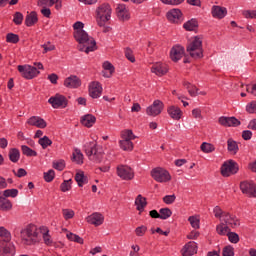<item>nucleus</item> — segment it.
<instances>
[{"mask_svg":"<svg viewBox=\"0 0 256 256\" xmlns=\"http://www.w3.org/2000/svg\"><path fill=\"white\" fill-rule=\"evenodd\" d=\"M74 39L78 43L77 49L81 53H93V51H97V42L95 38L89 36V34L85 30L74 31Z\"/></svg>","mask_w":256,"mask_h":256,"instance_id":"nucleus-1","label":"nucleus"},{"mask_svg":"<svg viewBox=\"0 0 256 256\" xmlns=\"http://www.w3.org/2000/svg\"><path fill=\"white\" fill-rule=\"evenodd\" d=\"M20 235L23 245H37L41 241V231L33 224L22 229Z\"/></svg>","mask_w":256,"mask_h":256,"instance_id":"nucleus-2","label":"nucleus"},{"mask_svg":"<svg viewBox=\"0 0 256 256\" xmlns=\"http://www.w3.org/2000/svg\"><path fill=\"white\" fill-rule=\"evenodd\" d=\"M84 151L90 161L93 163H101L103 161V157L105 152H103V148L97 145L96 141L88 142L84 145Z\"/></svg>","mask_w":256,"mask_h":256,"instance_id":"nucleus-3","label":"nucleus"},{"mask_svg":"<svg viewBox=\"0 0 256 256\" xmlns=\"http://www.w3.org/2000/svg\"><path fill=\"white\" fill-rule=\"evenodd\" d=\"M113 9L109 3H103L96 9V23L98 27H105L111 21Z\"/></svg>","mask_w":256,"mask_h":256,"instance_id":"nucleus-4","label":"nucleus"},{"mask_svg":"<svg viewBox=\"0 0 256 256\" xmlns=\"http://www.w3.org/2000/svg\"><path fill=\"white\" fill-rule=\"evenodd\" d=\"M187 53L192 59H203V40L196 36L186 47Z\"/></svg>","mask_w":256,"mask_h":256,"instance_id":"nucleus-5","label":"nucleus"},{"mask_svg":"<svg viewBox=\"0 0 256 256\" xmlns=\"http://www.w3.org/2000/svg\"><path fill=\"white\" fill-rule=\"evenodd\" d=\"M150 175L157 183H169L171 181V174L162 167L153 168Z\"/></svg>","mask_w":256,"mask_h":256,"instance_id":"nucleus-6","label":"nucleus"},{"mask_svg":"<svg viewBox=\"0 0 256 256\" xmlns=\"http://www.w3.org/2000/svg\"><path fill=\"white\" fill-rule=\"evenodd\" d=\"M239 172V164L234 160H228L221 166L222 177H231V175H236Z\"/></svg>","mask_w":256,"mask_h":256,"instance_id":"nucleus-7","label":"nucleus"},{"mask_svg":"<svg viewBox=\"0 0 256 256\" xmlns=\"http://www.w3.org/2000/svg\"><path fill=\"white\" fill-rule=\"evenodd\" d=\"M116 173L120 179H123V181H131L135 177V172H133V169L127 165H118Z\"/></svg>","mask_w":256,"mask_h":256,"instance_id":"nucleus-8","label":"nucleus"},{"mask_svg":"<svg viewBox=\"0 0 256 256\" xmlns=\"http://www.w3.org/2000/svg\"><path fill=\"white\" fill-rule=\"evenodd\" d=\"M48 103L52 105L53 109H65L69 101L67 100V97L57 93L49 98Z\"/></svg>","mask_w":256,"mask_h":256,"instance_id":"nucleus-9","label":"nucleus"},{"mask_svg":"<svg viewBox=\"0 0 256 256\" xmlns=\"http://www.w3.org/2000/svg\"><path fill=\"white\" fill-rule=\"evenodd\" d=\"M18 71L24 79H34V77H37L40 73L37 67L31 65H19Z\"/></svg>","mask_w":256,"mask_h":256,"instance_id":"nucleus-10","label":"nucleus"},{"mask_svg":"<svg viewBox=\"0 0 256 256\" xmlns=\"http://www.w3.org/2000/svg\"><path fill=\"white\" fill-rule=\"evenodd\" d=\"M165 108V104L161 100H155L152 105L146 108V114L149 117H157V115H161L163 109Z\"/></svg>","mask_w":256,"mask_h":256,"instance_id":"nucleus-11","label":"nucleus"},{"mask_svg":"<svg viewBox=\"0 0 256 256\" xmlns=\"http://www.w3.org/2000/svg\"><path fill=\"white\" fill-rule=\"evenodd\" d=\"M240 190L247 197H256V184L253 181L245 180L240 182Z\"/></svg>","mask_w":256,"mask_h":256,"instance_id":"nucleus-12","label":"nucleus"},{"mask_svg":"<svg viewBox=\"0 0 256 256\" xmlns=\"http://www.w3.org/2000/svg\"><path fill=\"white\" fill-rule=\"evenodd\" d=\"M88 92L92 99H99L103 93V86L100 82L93 81L88 86Z\"/></svg>","mask_w":256,"mask_h":256,"instance_id":"nucleus-13","label":"nucleus"},{"mask_svg":"<svg viewBox=\"0 0 256 256\" xmlns=\"http://www.w3.org/2000/svg\"><path fill=\"white\" fill-rule=\"evenodd\" d=\"M0 256H15V245L0 240Z\"/></svg>","mask_w":256,"mask_h":256,"instance_id":"nucleus-14","label":"nucleus"},{"mask_svg":"<svg viewBox=\"0 0 256 256\" xmlns=\"http://www.w3.org/2000/svg\"><path fill=\"white\" fill-rule=\"evenodd\" d=\"M220 221L222 223H224V225H226L228 227H232V229H235V227H239L241 225V223L237 219V216H235L229 212H226L224 214V217H222V219Z\"/></svg>","mask_w":256,"mask_h":256,"instance_id":"nucleus-15","label":"nucleus"},{"mask_svg":"<svg viewBox=\"0 0 256 256\" xmlns=\"http://www.w3.org/2000/svg\"><path fill=\"white\" fill-rule=\"evenodd\" d=\"M151 73H154L157 77H163L169 73V67L165 63L156 62L151 67Z\"/></svg>","mask_w":256,"mask_h":256,"instance_id":"nucleus-16","label":"nucleus"},{"mask_svg":"<svg viewBox=\"0 0 256 256\" xmlns=\"http://www.w3.org/2000/svg\"><path fill=\"white\" fill-rule=\"evenodd\" d=\"M86 221L90 225H94V227H99L103 225V223L105 222V216H103V214L99 212H94L88 217H86Z\"/></svg>","mask_w":256,"mask_h":256,"instance_id":"nucleus-17","label":"nucleus"},{"mask_svg":"<svg viewBox=\"0 0 256 256\" xmlns=\"http://www.w3.org/2000/svg\"><path fill=\"white\" fill-rule=\"evenodd\" d=\"M183 55H185V48L183 46L175 45L171 48L170 59L174 61V63L180 61V59L183 58Z\"/></svg>","mask_w":256,"mask_h":256,"instance_id":"nucleus-18","label":"nucleus"},{"mask_svg":"<svg viewBox=\"0 0 256 256\" xmlns=\"http://www.w3.org/2000/svg\"><path fill=\"white\" fill-rule=\"evenodd\" d=\"M116 13L119 21H129L131 19V14L125 4H118Z\"/></svg>","mask_w":256,"mask_h":256,"instance_id":"nucleus-19","label":"nucleus"},{"mask_svg":"<svg viewBox=\"0 0 256 256\" xmlns=\"http://www.w3.org/2000/svg\"><path fill=\"white\" fill-rule=\"evenodd\" d=\"M218 122L223 126V127H239L241 125V121L239 119H236L235 117H225L221 116L218 119Z\"/></svg>","mask_w":256,"mask_h":256,"instance_id":"nucleus-20","label":"nucleus"},{"mask_svg":"<svg viewBox=\"0 0 256 256\" xmlns=\"http://www.w3.org/2000/svg\"><path fill=\"white\" fill-rule=\"evenodd\" d=\"M64 87H67L68 89H77L78 87H81V79L75 75H71L64 80Z\"/></svg>","mask_w":256,"mask_h":256,"instance_id":"nucleus-21","label":"nucleus"},{"mask_svg":"<svg viewBox=\"0 0 256 256\" xmlns=\"http://www.w3.org/2000/svg\"><path fill=\"white\" fill-rule=\"evenodd\" d=\"M27 124L32 127H38V129H45L47 127V122L45 119L39 116H32L27 120Z\"/></svg>","mask_w":256,"mask_h":256,"instance_id":"nucleus-22","label":"nucleus"},{"mask_svg":"<svg viewBox=\"0 0 256 256\" xmlns=\"http://www.w3.org/2000/svg\"><path fill=\"white\" fill-rule=\"evenodd\" d=\"M166 17L170 23H179L181 17H183V13L179 9L174 8L167 12Z\"/></svg>","mask_w":256,"mask_h":256,"instance_id":"nucleus-23","label":"nucleus"},{"mask_svg":"<svg viewBox=\"0 0 256 256\" xmlns=\"http://www.w3.org/2000/svg\"><path fill=\"white\" fill-rule=\"evenodd\" d=\"M182 256H192L197 253V243L190 241L181 250Z\"/></svg>","mask_w":256,"mask_h":256,"instance_id":"nucleus-24","label":"nucleus"},{"mask_svg":"<svg viewBox=\"0 0 256 256\" xmlns=\"http://www.w3.org/2000/svg\"><path fill=\"white\" fill-rule=\"evenodd\" d=\"M167 113L174 121H179L183 117V111L178 106L172 105L167 108Z\"/></svg>","mask_w":256,"mask_h":256,"instance_id":"nucleus-25","label":"nucleus"},{"mask_svg":"<svg viewBox=\"0 0 256 256\" xmlns=\"http://www.w3.org/2000/svg\"><path fill=\"white\" fill-rule=\"evenodd\" d=\"M212 17L215 19H224L227 16V8L221 6L212 7Z\"/></svg>","mask_w":256,"mask_h":256,"instance_id":"nucleus-26","label":"nucleus"},{"mask_svg":"<svg viewBox=\"0 0 256 256\" xmlns=\"http://www.w3.org/2000/svg\"><path fill=\"white\" fill-rule=\"evenodd\" d=\"M103 67V77H106V79H110V77H113V73H115V66L111 64V62L106 61L102 65Z\"/></svg>","mask_w":256,"mask_h":256,"instance_id":"nucleus-27","label":"nucleus"},{"mask_svg":"<svg viewBox=\"0 0 256 256\" xmlns=\"http://www.w3.org/2000/svg\"><path fill=\"white\" fill-rule=\"evenodd\" d=\"M135 205L137 211L143 213L145 211V207H147V198L143 197V195H138L135 199Z\"/></svg>","mask_w":256,"mask_h":256,"instance_id":"nucleus-28","label":"nucleus"},{"mask_svg":"<svg viewBox=\"0 0 256 256\" xmlns=\"http://www.w3.org/2000/svg\"><path fill=\"white\" fill-rule=\"evenodd\" d=\"M97 118L93 114H86L82 116L81 123L84 127H93V124L96 123Z\"/></svg>","mask_w":256,"mask_h":256,"instance_id":"nucleus-29","label":"nucleus"},{"mask_svg":"<svg viewBox=\"0 0 256 256\" xmlns=\"http://www.w3.org/2000/svg\"><path fill=\"white\" fill-rule=\"evenodd\" d=\"M38 21L39 18L37 17V12L32 11L28 15H26L25 25L26 27H33V25H35Z\"/></svg>","mask_w":256,"mask_h":256,"instance_id":"nucleus-30","label":"nucleus"},{"mask_svg":"<svg viewBox=\"0 0 256 256\" xmlns=\"http://www.w3.org/2000/svg\"><path fill=\"white\" fill-rule=\"evenodd\" d=\"M42 239L44 244H46L47 247H51L53 245V237L49 233V228L43 227L42 228Z\"/></svg>","mask_w":256,"mask_h":256,"instance_id":"nucleus-31","label":"nucleus"},{"mask_svg":"<svg viewBox=\"0 0 256 256\" xmlns=\"http://www.w3.org/2000/svg\"><path fill=\"white\" fill-rule=\"evenodd\" d=\"M230 231H231V228H229V226H226V224L223 222H220L216 226V233L221 237L227 236Z\"/></svg>","mask_w":256,"mask_h":256,"instance_id":"nucleus-32","label":"nucleus"},{"mask_svg":"<svg viewBox=\"0 0 256 256\" xmlns=\"http://www.w3.org/2000/svg\"><path fill=\"white\" fill-rule=\"evenodd\" d=\"M227 149L232 155H237L239 152V144H237V141L230 138L227 140Z\"/></svg>","mask_w":256,"mask_h":256,"instance_id":"nucleus-33","label":"nucleus"},{"mask_svg":"<svg viewBox=\"0 0 256 256\" xmlns=\"http://www.w3.org/2000/svg\"><path fill=\"white\" fill-rule=\"evenodd\" d=\"M75 181L78 183V187H83V185H87V183H89V179L85 176L84 172L76 173Z\"/></svg>","mask_w":256,"mask_h":256,"instance_id":"nucleus-34","label":"nucleus"},{"mask_svg":"<svg viewBox=\"0 0 256 256\" xmlns=\"http://www.w3.org/2000/svg\"><path fill=\"white\" fill-rule=\"evenodd\" d=\"M13 209V202L7 198L0 200V211L9 212Z\"/></svg>","mask_w":256,"mask_h":256,"instance_id":"nucleus-35","label":"nucleus"},{"mask_svg":"<svg viewBox=\"0 0 256 256\" xmlns=\"http://www.w3.org/2000/svg\"><path fill=\"white\" fill-rule=\"evenodd\" d=\"M183 27L186 31H195L197 27H199V22L197 21V19L192 18L191 20L185 22Z\"/></svg>","mask_w":256,"mask_h":256,"instance_id":"nucleus-36","label":"nucleus"},{"mask_svg":"<svg viewBox=\"0 0 256 256\" xmlns=\"http://www.w3.org/2000/svg\"><path fill=\"white\" fill-rule=\"evenodd\" d=\"M137 139V136H135V134H133V130H123L121 132V140L120 141H133Z\"/></svg>","mask_w":256,"mask_h":256,"instance_id":"nucleus-37","label":"nucleus"},{"mask_svg":"<svg viewBox=\"0 0 256 256\" xmlns=\"http://www.w3.org/2000/svg\"><path fill=\"white\" fill-rule=\"evenodd\" d=\"M8 157L12 163H17L21 158V152L17 148H12L9 150Z\"/></svg>","mask_w":256,"mask_h":256,"instance_id":"nucleus-38","label":"nucleus"},{"mask_svg":"<svg viewBox=\"0 0 256 256\" xmlns=\"http://www.w3.org/2000/svg\"><path fill=\"white\" fill-rule=\"evenodd\" d=\"M184 87L187 89L191 97H197V95H199V88L196 87L195 85L189 82H184Z\"/></svg>","mask_w":256,"mask_h":256,"instance_id":"nucleus-39","label":"nucleus"},{"mask_svg":"<svg viewBox=\"0 0 256 256\" xmlns=\"http://www.w3.org/2000/svg\"><path fill=\"white\" fill-rule=\"evenodd\" d=\"M72 161L77 163V165H83V153H81V150L75 149L74 153L72 154Z\"/></svg>","mask_w":256,"mask_h":256,"instance_id":"nucleus-40","label":"nucleus"},{"mask_svg":"<svg viewBox=\"0 0 256 256\" xmlns=\"http://www.w3.org/2000/svg\"><path fill=\"white\" fill-rule=\"evenodd\" d=\"M21 151L23 155H26V157H37V151L29 148L27 145H22Z\"/></svg>","mask_w":256,"mask_h":256,"instance_id":"nucleus-41","label":"nucleus"},{"mask_svg":"<svg viewBox=\"0 0 256 256\" xmlns=\"http://www.w3.org/2000/svg\"><path fill=\"white\" fill-rule=\"evenodd\" d=\"M120 149L123 151H133V142L132 141H127V140H120Z\"/></svg>","mask_w":256,"mask_h":256,"instance_id":"nucleus-42","label":"nucleus"},{"mask_svg":"<svg viewBox=\"0 0 256 256\" xmlns=\"http://www.w3.org/2000/svg\"><path fill=\"white\" fill-rule=\"evenodd\" d=\"M200 149L203 153H213V151H215V145L208 142H203Z\"/></svg>","mask_w":256,"mask_h":256,"instance_id":"nucleus-43","label":"nucleus"},{"mask_svg":"<svg viewBox=\"0 0 256 256\" xmlns=\"http://www.w3.org/2000/svg\"><path fill=\"white\" fill-rule=\"evenodd\" d=\"M67 239L69 241H73L74 243H79L80 245H83L84 240L83 238H81V236L77 235V234H73L72 232H69L66 235Z\"/></svg>","mask_w":256,"mask_h":256,"instance_id":"nucleus-44","label":"nucleus"},{"mask_svg":"<svg viewBox=\"0 0 256 256\" xmlns=\"http://www.w3.org/2000/svg\"><path fill=\"white\" fill-rule=\"evenodd\" d=\"M188 221L193 229H199L201 227V220L197 216H190Z\"/></svg>","mask_w":256,"mask_h":256,"instance_id":"nucleus-45","label":"nucleus"},{"mask_svg":"<svg viewBox=\"0 0 256 256\" xmlns=\"http://www.w3.org/2000/svg\"><path fill=\"white\" fill-rule=\"evenodd\" d=\"M39 145H41L42 149H47L50 145H53V141L49 139L47 136H43L38 140Z\"/></svg>","mask_w":256,"mask_h":256,"instance_id":"nucleus-46","label":"nucleus"},{"mask_svg":"<svg viewBox=\"0 0 256 256\" xmlns=\"http://www.w3.org/2000/svg\"><path fill=\"white\" fill-rule=\"evenodd\" d=\"M226 213L227 212L223 211V209H221V207L219 206H215L213 209L214 217H216V219H219L220 221L223 219Z\"/></svg>","mask_w":256,"mask_h":256,"instance_id":"nucleus-47","label":"nucleus"},{"mask_svg":"<svg viewBox=\"0 0 256 256\" xmlns=\"http://www.w3.org/2000/svg\"><path fill=\"white\" fill-rule=\"evenodd\" d=\"M160 213V219L165 220L169 219L171 215H173V211H171L169 208H162L159 210Z\"/></svg>","mask_w":256,"mask_h":256,"instance_id":"nucleus-48","label":"nucleus"},{"mask_svg":"<svg viewBox=\"0 0 256 256\" xmlns=\"http://www.w3.org/2000/svg\"><path fill=\"white\" fill-rule=\"evenodd\" d=\"M0 237L4 238V240L2 241L9 242L11 241V232L7 230L5 227H0Z\"/></svg>","mask_w":256,"mask_h":256,"instance_id":"nucleus-49","label":"nucleus"},{"mask_svg":"<svg viewBox=\"0 0 256 256\" xmlns=\"http://www.w3.org/2000/svg\"><path fill=\"white\" fill-rule=\"evenodd\" d=\"M3 195L4 197L7 199V197H12L13 199H15V197H17V195H19V190L12 188V189H7L3 191Z\"/></svg>","mask_w":256,"mask_h":256,"instance_id":"nucleus-50","label":"nucleus"},{"mask_svg":"<svg viewBox=\"0 0 256 256\" xmlns=\"http://www.w3.org/2000/svg\"><path fill=\"white\" fill-rule=\"evenodd\" d=\"M62 215L65 219V221H69V219H73V217H75V211H73L72 209H62Z\"/></svg>","mask_w":256,"mask_h":256,"instance_id":"nucleus-51","label":"nucleus"},{"mask_svg":"<svg viewBox=\"0 0 256 256\" xmlns=\"http://www.w3.org/2000/svg\"><path fill=\"white\" fill-rule=\"evenodd\" d=\"M222 256H235V248L231 245L225 246L222 250Z\"/></svg>","mask_w":256,"mask_h":256,"instance_id":"nucleus-52","label":"nucleus"},{"mask_svg":"<svg viewBox=\"0 0 256 256\" xmlns=\"http://www.w3.org/2000/svg\"><path fill=\"white\" fill-rule=\"evenodd\" d=\"M71 183V179L63 181V183L60 185V190L62 191V193H67V191H71Z\"/></svg>","mask_w":256,"mask_h":256,"instance_id":"nucleus-53","label":"nucleus"},{"mask_svg":"<svg viewBox=\"0 0 256 256\" xmlns=\"http://www.w3.org/2000/svg\"><path fill=\"white\" fill-rule=\"evenodd\" d=\"M55 179V170L50 169L48 172H44V180L46 183H51Z\"/></svg>","mask_w":256,"mask_h":256,"instance_id":"nucleus-54","label":"nucleus"},{"mask_svg":"<svg viewBox=\"0 0 256 256\" xmlns=\"http://www.w3.org/2000/svg\"><path fill=\"white\" fill-rule=\"evenodd\" d=\"M19 41V35L14 33H8L6 35V42L7 43H14L16 44Z\"/></svg>","mask_w":256,"mask_h":256,"instance_id":"nucleus-55","label":"nucleus"},{"mask_svg":"<svg viewBox=\"0 0 256 256\" xmlns=\"http://www.w3.org/2000/svg\"><path fill=\"white\" fill-rule=\"evenodd\" d=\"M242 15L245 19H256V10H244Z\"/></svg>","mask_w":256,"mask_h":256,"instance_id":"nucleus-56","label":"nucleus"},{"mask_svg":"<svg viewBox=\"0 0 256 256\" xmlns=\"http://www.w3.org/2000/svg\"><path fill=\"white\" fill-rule=\"evenodd\" d=\"M228 241H230V243H234L237 244V242L239 241V234L235 233V232H229L228 235Z\"/></svg>","mask_w":256,"mask_h":256,"instance_id":"nucleus-57","label":"nucleus"},{"mask_svg":"<svg viewBox=\"0 0 256 256\" xmlns=\"http://www.w3.org/2000/svg\"><path fill=\"white\" fill-rule=\"evenodd\" d=\"M125 57L130 63H135V55H133V50H131V48L125 49Z\"/></svg>","mask_w":256,"mask_h":256,"instance_id":"nucleus-58","label":"nucleus"},{"mask_svg":"<svg viewBox=\"0 0 256 256\" xmlns=\"http://www.w3.org/2000/svg\"><path fill=\"white\" fill-rule=\"evenodd\" d=\"M175 199H177V196H175V194L166 195L163 197V201L164 203H166V205H172V203H175Z\"/></svg>","mask_w":256,"mask_h":256,"instance_id":"nucleus-59","label":"nucleus"},{"mask_svg":"<svg viewBox=\"0 0 256 256\" xmlns=\"http://www.w3.org/2000/svg\"><path fill=\"white\" fill-rule=\"evenodd\" d=\"M53 168L56 169L57 171H63V169H65V160L53 162Z\"/></svg>","mask_w":256,"mask_h":256,"instance_id":"nucleus-60","label":"nucleus"},{"mask_svg":"<svg viewBox=\"0 0 256 256\" xmlns=\"http://www.w3.org/2000/svg\"><path fill=\"white\" fill-rule=\"evenodd\" d=\"M13 23H15V25H21V23H23V14L21 12L14 14Z\"/></svg>","mask_w":256,"mask_h":256,"instance_id":"nucleus-61","label":"nucleus"},{"mask_svg":"<svg viewBox=\"0 0 256 256\" xmlns=\"http://www.w3.org/2000/svg\"><path fill=\"white\" fill-rule=\"evenodd\" d=\"M135 233L137 235V237H143V235H145V233H147V226L142 225L139 226L135 229Z\"/></svg>","mask_w":256,"mask_h":256,"instance_id":"nucleus-62","label":"nucleus"},{"mask_svg":"<svg viewBox=\"0 0 256 256\" xmlns=\"http://www.w3.org/2000/svg\"><path fill=\"white\" fill-rule=\"evenodd\" d=\"M246 111L247 113H256V101L247 104Z\"/></svg>","mask_w":256,"mask_h":256,"instance_id":"nucleus-63","label":"nucleus"},{"mask_svg":"<svg viewBox=\"0 0 256 256\" xmlns=\"http://www.w3.org/2000/svg\"><path fill=\"white\" fill-rule=\"evenodd\" d=\"M246 91L247 93H251V95H254V97H256V83L251 85H247L246 86Z\"/></svg>","mask_w":256,"mask_h":256,"instance_id":"nucleus-64","label":"nucleus"}]
</instances>
